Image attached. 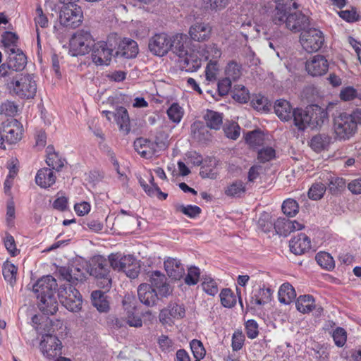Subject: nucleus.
Here are the masks:
<instances>
[{
  "instance_id": "1",
  "label": "nucleus",
  "mask_w": 361,
  "mask_h": 361,
  "mask_svg": "<svg viewBox=\"0 0 361 361\" xmlns=\"http://www.w3.org/2000/svg\"><path fill=\"white\" fill-rule=\"evenodd\" d=\"M61 279L66 281L58 289V297L68 310L78 312L82 308V298L75 288L86 280V273L75 266L61 267L58 269Z\"/></svg>"
},
{
  "instance_id": "2",
  "label": "nucleus",
  "mask_w": 361,
  "mask_h": 361,
  "mask_svg": "<svg viewBox=\"0 0 361 361\" xmlns=\"http://www.w3.org/2000/svg\"><path fill=\"white\" fill-rule=\"evenodd\" d=\"M58 289L56 280L51 275L41 277L32 285V291L38 300V307L44 314L53 315L58 311L56 296Z\"/></svg>"
},
{
  "instance_id": "3",
  "label": "nucleus",
  "mask_w": 361,
  "mask_h": 361,
  "mask_svg": "<svg viewBox=\"0 0 361 361\" xmlns=\"http://www.w3.org/2000/svg\"><path fill=\"white\" fill-rule=\"evenodd\" d=\"M361 125V110L356 109L350 113L338 112L332 118V136L335 141L345 142L350 140L357 132Z\"/></svg>"
},
{
  "instance_id": "4",
  "label": "nucleus",
  "mask_w": 361,
  "mask_h": 361,
  "mask_svg": "<svg viewBox=\"0 0 361 361\" xmlns=\"http://www.w3.org/2000/svg\"><path fill=\"white\" fill-rule=\"evenodd\" d=\"M273 22L276 25L285 24L287 29L297 32L302 31L309 25L308 18L301 13L288 15L286 5L279 4L272 14Z\"/></svg>"
},
{
  "instance_id": "5",
  "label": "nucleus",
  "mask_w": 361,
  "mask_h": 361,
  "mask_svg": "<svg viewBox=\"0 0 361 361\" xmlns=\"http://www.w3.org/2000/svg\"><path fill=\"white\" fill-rule=\"evenodd\" d=\"M118 37L115 35L109 36L106 41H99L92 45L91 59L96 66H109L112 60Z\"/></svg>"
},
{
  "instance_id": "6",
  "label": "nucleus",
  "mask_w": 361,
  "mask_h": 361,
  "mask_svg": "<svg viewBox=\"0 0 361 361\" xmlns=\"http://www.w3.org/2000/svg\"><path fill=\"white\" fill-rule=\"evenodd\" d=\"M110 262L102 256L94 257L90 264V274L94 276L98 287L109 291L111 288V277L110 276Z\"/></svg>"
},
{
  "instance_id": "7",
  "label": "nucleus",
  "mask_w": 361,
  "mask_h": 361,
  "mask_svg": "<svg viewBox=\"0 0 361 361\" xmlns=\"http://www.w3.org/2000/svg\"><path fill=\"white\" fill-rule=\"evenodd\" d=\"M8 87L23 99L33 98L37 92V83L29 74H21L7 84Z\"/></svg>"
},
{
  "instance_id": "8",
  "label": "nucleus",
  "mask_w": 361,
  "mask_h": 361,
  "mask_svg": "<svg viewBox=\"0 0 361 361\" xmlns=\"http://www.w3.org/2000/svg\"><path fill=\"white\" fill-rule=\"evenodd\" d=\"M300 42L303 49L308 53L319 50L324 42V37L319 30L316 28L304 29L300 36Z\"/></svg>"
},
{
  "instance_id": "9",
  "label": "nucleus",
  "mask_w": 361,
  "mask_h": 361,
  "mask_svg": "<svg viewBox=\"0 0 361 361\" xmlns=\"http://www.w3.org/2000/svg\"><path fill=\"white\" fill-rule=\"evenodd\" d=\"M93 42V38L90 32L78 31L70 39V52L73 56L85 55L89 53Z\"/></svg>"
},
{
  "instance_id": "10",
  "label": "nucleus",
  "mask_w": 361,
  "mask_h": 361,
  "mask_svg": "<svg viewBox=\"0 0 361 361\" xmlns=\"http://www.w3.org/2000/svg\"><path fill=\"white\" fill-rule=\"evenodd\" d=\"M83 13L81 8L73 3L66 4L60 13V23L61 25L75 28L82 22Z\"/></svg>"
},
{
  "instance_id": "11",
  "label": "nucleus",
  "mask_w": 361,
  "mask_h": 361,
  "mask_svg": "<svg viewBox=\"0 0 361 361\" xmlns=\"http://www.w3.org/2000/svg\"><path fill=\"white\" fill-rule=\"evenodd\" d=\"M171 38L164 32L154 35L149 40L150 52L158 56L166 55L171 49Z\"/></svg>"
},
{
  "instance_id": "12",
  "label": "nucleus",
  "mask_w": 361,
  "mask_h": 361,
  "mask_svg": "<svg viewBox=\"0 0 361 361\" xmlns=\"http://www.w3.org/2000/svg\"><path fill=\"white\" fill-rule=\"evenodd\" d=\"M1 133L3 138L9 144H16L23 136V125L16 119H11L2 123Z\"/></svg>"
},
{
  "instance_id": "13",
  "label": "nucleus",
  "mask_w": 361,
  "mask_h": 361,
  "mask_svg": "<svg viewBox=\"0 0 361 361\" xmlns=\"http://www.w3.org/2000/svg\"><path fill=\"white\" fill-rule=\"evenodd\" d=\"M40 348L44 356L54 358L61 354L62 343L56 336L46 334L42 336Z\"/></svg>"
},
{
  "instance_id": "14",
  "label": "nucleus",
  "mask_w": 361,
  "mask_h": 361,
  "mask_svg": "<svg viewBox=\"0 0 361 361\" xmlns=\"http://www.w3.org/2000/svg\"><path fill=\"white\" fill-rule=\"evenodd\" d=\"M329 64L325 56L317 54L310 57L305 63V70L309 75L319 77L326 74Z\"/></svg>"
},
{
  "instance_id": "15",
  "label": "nucleus",
  "mask_w": 361,
  "mask_h": 361,
  "mask_svg": "<svg viewBox=\"0 0 361 361\" xmlns=\"http://www.w3.org/2000/svg\"><path fill=\"white\" fill-rule=\"evenodd\" d=\"M212 31L213 27L209 23L196 22L190 27L188 34L191 40L204 42L211 38Z\"/></svg>"
},
{
  "instance_id": "16",
  "label": "nucleus",
  "mask_w": 361,
  "mask_h": 361,
  "mask_svg": "<svg viewBox=\"0 0 361 361\" xmlns=\"http://www.w3.org/2000/svg\"><path fill=\"white\" fill-rule=\"evenodd\" d=\"M334 104V103H329L326 109L317 104L310 105L307 107L310 119H311V128H320L327 121L329 117L327 109H329Z\"/></svg>"
},
{
  "instance_id": "17",
  "label": "nucleus",
  "mask_w": 361,
  "mask_h": 361,
  "mask_svg": "<svg viewBox=\"0 0 361 361\" xmlns=\"http://www.w3.org/2000/svg\"><path fill=\"white\" fill-rule=\"evenodd\" d=\"M166 276L159 271H154L149 275L151 286L161 297H167L172 293V288L166 282Z\"/></svg>"
},
{
  "instance_id": "18",
  "label": "nucleus",
  "mask_w": 361,
  "mask_h": 361,
  "mask_svg": "<svg viewBox=\"0 0 361 361\" xmlns=\"http://www.w3.org/2000/svg\"><path fill=\"white\" fill-rule=\"evenodd\" d=\"M191 44L192 40L185 34L178 33L171 38V48L179 59L192 51Z\"/></svg>"
},
{
  "instance_id": "19",
  "label": "nucleus",
  "mask_w": 361,
  "mask_h": 361,
  "mask_svg": "<svg viewBox=\"0 0 361 361\" xmlns=\"http://www.w3.org/2000/svg\"><path fill=\"white\" fill-rule=\"evenodd\" d=\"M185 314V310L183 305L172 303L160 312L159 319L161 324H166L170 323L172 319H180L183 318Z\"/></svg>"
},
{
  "instance_id": "20",
  "label": "nucleus",
  "mask_w": 361,
  "mask_h": 361,
  "mask_svg": "<svg viewBox=\"0 0 361 361\" xmlns=\"http://www.w3.org/2000/svg\"><path fill=\"white\" fill-rule=\"evenodd\" d=\"M118 49L115 51L116 56H121L126 59L135 58L138 54V45L137 42L130 38L121 39L118 37Z\"/></svg>"
},
{
  "instance_id": "21",
  "label": "nucleus",
  "mask_w": 361,
  "mask_h": 361,
  "mask_svg": "<svg viewBox=\"0 0 361 361\" xmlns=\"http://www.w3.org/2000/svg\"><path fill=\"white\" fill-rule=\"evenodd\" d=\"M137 295L140 301L148 307L156 305L158 293L147 283H142L137 288Z\"/></svg>"
},
{
  "instance_id": "22",
  "label": "nucleus",
  "mask_w": 361,
  "mask_h": 361,
  "mask_svg": "<svg viewBox=\"0 0 361 361\" xmlns=\"http://www.w3.org/2000/svg\"><path fill=\"white\" fill-rule=\"evenodd\" d=\"M164 264L166 273L171 279L179 280L185 276L183 264L177 258L167 257Z\"/></svg>"
},
{
  "instance_id": "23",
  "label": "nucleus",
  "mask_w": 361,
  "mask_h": 361,
  "mask_svg": "<svg viewBox=\"0 0 361 361\" xmlns=\"http://www.w3.org/2000/svg\"><path fill=\"white\" fill-rule=\"evenodd\" d=\"M113 117L117 123L119 130L124 135L130 131V122L127 109L123 106H118L113 113Z\"/></svg>"
},
{
  "instance_id": "24",
  "label": "nucleus",
  "mask_w": 361,
  "mask_h": 361,
  "mask_svg": "<svg viewBox=\"0 0 361 361\" xmlns=\"http://www.w3.org/2000/svg\"><path fill=\"white\" fill-rule=\"evenodd\" d=\"M6 54L8 55L7 63L13 71L24 69L27 64V58L20 49L11 50Z\"/></svg>"
},
{
  "instance_id": "25",
  "label": "nucleus",
  "mask_w": 361,
  "mask_h": 361,
  "mask_svg": "<svg viewBox=\"0 0 361 361\" xmlns=\"http://www.w3.org/2000/svg\"><path fill=\"white\" fill-rule=\"evenodd\" d=\"M181 68L186 72H195L201 66V59L197 56L195 50L188 54L179 59Z\"/></svg>"
},
{
  "instance_id": "26",
  "label": "nucleus",
  "mask_w": 361,
  "mask_h": 361,
  "mask_svg": "<svg viewBox=\"0 0 361 361\" xmlns=\"http://www.w3.org/2000/svg\"><path fill=\"white\" fill-rule=\"evenodd\" d=\"M111 268L114 270L123 271L126 274V269L132 262L134 257L130 255H123L120 253L111 254L109 256Z\"/></svg>"
},
{
  "instance_id": "27",
  "label": "nucleus",
  "mask_w": 361,
  "mask_h": 361,
  "mask_svg": "<svg viewBox=\"0 0 361 361\" xmlns=\"http://www.w3.org/2000/svg\"><path fill=\"white\" fill-rule=\"evenodd\" d=\"M134 147L138 154L145 158H150L154 155L157 148L154 142L142 137L134 142Z\"/></svg>"
},
{
  "instance_id": "28",
  "label": "nucleus",
  "mask_w": 361,
  "mask_h": 361,
  "mask_svg": "<svg viewBox=\"0 0 361 361\" xmlns=\"http://www.w3.org/2000/svg\"><path fill=\"white\" fill-rule=\"evenodd\" d=\"M105 290H94L91 294L92 305L100 312L107 313L110 310V304Z\"/></svg>"
},
{
  "instance_id": "29",
  "label": "nucleus",
  "mask_w": 361,
  "mask_h": 361,
  "mask_svg": "<svg viewBox=\"0 0 361 361\" xmlns=\"http://www.w3.org/2000/svg\"><path fill=\"white\" fill-rule=\"evenodd\" d=\"M35 182L40 188H47L55 183L56 176L52 169L43 168L37 171L35 176Z\"/></svg>"
},
{
  "instance_id": "30",
  "label": "nucleus",
  "mask_w": 361,
  "mask_h": 361,
  "mask_svg": "<svg viewBox=\"0 0 361 361\" xmlns=\"http://www.w3.org/2000/svg\"><path fill=\"white\" fill-rule=\"evenodd\" d=\"M274 112L276 115L283 121L290 119L293 116V108L287 100L280 99L276 101L274 104Z\"/></svg>"
},
{
  "instance_id": "31",
  "label": "nucleus",
  "mask_w": 361,
  "mask_h": 361,
  "mask_svg": "<svg viewBox=\"0 0 361 361\" xmlns=\"http://www.w3.org/2000/svg\"><path fill=\"white\" fill-rule=\"evenodd\" d=\"M333 136L326 134H317L310 140V147L317 152L327 149L332 143Z\"/></svg>"
},
{
  "instance_id": "32",
  "label": "nucleus",
  "mask_w": 361,
  "mask_h": 361,
  "mask_svg": "<svg viewBox=\"0 0 361 361\" xmlns=\"http://www.w3.org/2000/svg\"><path fill=\"white\" fill-rule=\"evenodd\" d=\"M295 126L299 130H304L307 127L310 128V121L307 108L305 110L297 109L293 111V116Z\"/></svg>"
},
{
  "instance_id": "33",
  "label": "nucleus",
  "mask_w": 361,
  "mask_h": 361,
  "mask_svg": "<svg viewBox=\"0 0 361 361\" xmlns=\"http://www.w3.org/2000/svg\"><path fill=\"white\" fill-rule=\"evenodd\" d=\"M204 118L207 126L211 129L217 130H219L222 126V114L212 110H207L205 115L204 116Z\"/></svg>"
},
{
  "instance_id": "34",
  "label": "nucleus",
  "mask_w": 361,
  "mask_h": 361,
  "mask_svg": "<svg viewBox=\"0 0 361 361\" xmlns=\"http://www.w3.org/2000/svg\"><path fill=\"white\" fill-rule=\"evenodd\" d=\"M278 294L280 302L286 305L290 304L296 297L295 290L289 283L282 284Z\"/></svg>"
},
{
  "instance_id": "35",
  "label": "nucleus",
  "mask_w": 361,
  "mask_h": 361,
  "mask_svg": "<svg viewBox=\"0 0 361 361\" xmlns=\"http://www.w3.org/2000/svg\"><path fill=\"white\" fill-rule=\"evenodd\" d=\"M18 40V36L16 33L6 31L1 35V42L5 49L6 53L13 51V49H18V47L17 45Z\"/></svg>"
},
{
  "instance_id": "36",
  "label": "nucleus",
  "mask_w": 361,
  "mask_h": 361,
  "mask_svg": "<svg viewBox=\"0 0 361 361\" xmlns=\"http://www.w3.org/2000/svg\"><path fill=\"white\" fill-rule=\"evenodd\" d=\"M314 300L312 295H300L296 301L295 305L297 310L302 313H308L314 307Z\"/></svg>"
},
{
  "instance_id": "37",
  "label": "nucleus",
  "mask_w": 361,
  "mask_h": 361,
  "mask_svg": "<svg viewBox=\"0 0 361 361\" xmlns=\"http://www.w3.org/2000/svg\"><path fill=\"white\" fill-rule=\"evenodd\" d=\"M317 264L323 269L328 271L332 270L335 267V262L333 257L325 251H321L315 256Z\"/></svg>"
},
{
  "instance_id": "38",
  "label": "nucleus",
  "mask_w": 361,
  "mask_h": 361,
  "mask_svg": "<svg viewBox=\"0 0 361 361\" xmlns=\"http://www.w3.org/2000/svg\"><path fill=\"white\" fill-rule=\"evenodd\" d=\"M202 290L209 295L214 296L219 292L217 282L209 275L202 276Z\"/></svg>"
},
{
  "instance_id": "39",
  "label": "nucleus",
  "mask_w": 361,
  "mask_h": 361,
  "mask_svg": "<svg viewBox=\"0 0 361 361\" xmlns=\"http://www.w3.org/2000/svg\"><path fill=\"white\" fill-rule=\"evenodd\" d=\"M300 207L298 202L292 198L285 200L281 205L283 213L288 217H294L299 212Z\"/></svg>"
},
{
  "instance_id": "40",
  "label": "nucleus",
  "mask_w": 361,
  "mask_h": 361,
  "mask_svg": "<svg viewBox=\"0 0 361 361\" xmlns=\"http://www.w3.org/2000/svg\"><path fill=\"white\" fill-rule=\"evenodd\" d=\"M225 77L233 82L238 80L242 75L241 66L235 61H230L225 68Z\"/></svg>"
},
{
  "instance_id": "41",
  "label": "nucleus",
  "mask_w": 361,
  "mask_h": 361,
  "mask_svg": "<svg viewBox=\"0 0 361 361\" xmlns=\"http://www.w3.org/2000/svg\"><path fill=\"white\" fill-rule=\"evenodd\" d=\"M115 221V224L118 227L130 228L137 220L133 215L128 214L124 209H121L119 214L116 217Z\"/></svg>"
},
{
  "instance_id": "42",
  "label": "nucleus",
  "mask_w": 361,
  "mask_h": 361,
  "mask_svg": "<svg viewBox=\"0 0 361 361\" xmlns=\"http://www.w3.org/2000/svg\"><path fill=\"white\" fill-rule=\"evenodd\" d=\"M311 240L305 233H299L293 237L289 242L290 248H310Z\"/></svg>"
},
{
  "instance_id": "43",
  "label": "nucleus",
  "mask_w": 361,
  "mask_h": 361,
  "mask_svg": "<svg viewBox=\"0 0 361 361\" xmlns=\"http://www.w3.org/2000/svg\"><path fill=\"white\" fill-rule=\"evenodd\" d=\"M246 191L244 183L241 180H235L227 186L225 194L233 197H239Z\"/></svg>"
},
{
  "instance_id": "44",
  "label": "nucleus",
  "mask_w": 361,
  "mask_h": 361,
  "mask_svg": "<svg viewBox=\"0 0 361 361\" xmlns=\"http://www.w3.org/2000/svg\"><path fill=\"white\" fill-rule=\"evenodd\" d=\"M18 268L13 264L6 261L4 263L2 273L4 279L13 286L16 283Z\"/></svg>"
},
{
  "instance_id": "45",
  "label": "nucleus",
  "mask_w": 361,
  "mask_h": 361,
  "mask_svg": "<svg viewBox=\"0 0 361 361\" xmlns=\"http://www.w3.org/2000/svg\"><path fill=\"white\" fill-rule=\"evenodd\" d=\"M264 135L259 130H254L245 135V141L250 147L262 145L264 141Z\"/></svg>"
},
{
  "instance_id": "46",
  "label": "nucleus",
  "mask_w": 361,
  "mask_h": 361,
  "mask_svg": "<svg viewBox=\"0 0 361 361\" xmlns=\"http://www.w3.org/2000/svg\"><path fill=\"white\" fill-rule=\"evenodd\" d=\"M274 233L287 236L290 234L289 219L278 218L274 223Z\"/></svg>"
},
{
  "instance_id": "47",
  "label": "nucleus",
  "mask_w": 361,
  "mask_h": 361,
  "mask_svg": "<svg viewBox=\"0 0 361 361\" xmlns=\"http://www.w3.org/2000/svg\"><path fill=\"white\" fill-rule=\"evenodd\" d=\"M201 275L200 269L195 266L188 268V273L185 276L184 281L188 286L196 285L200 281Z\"/></svg>"
},
{
  "instance_id": "48",
  "label": "nucleus",
  "mask_w": 361,
  "mask_h": 361,
  "mask_svg": "<svg viewBox=\"0 0 361 361\" xmlns=\"http://www.w3.org/2000/svg\"><path fill=\"white\" fill-rule=\"evenodd\" d=\"M252 106L258 111H267L269 102L267 97L262 94L253 95L251 99Z\"/></svg>"
},
{
  "instance_id": "49",
  "label": "nucleus",
  "mask_w": 361,
  "mask_h": 361,
  "mask_svg": "<svg viewBox=\"0 0 361 361\" xmlns=\"http://www.w3.org/2000/svg\"><path fill=\"white\" fill-rule=\"evenodd\" d=\"M184 111L180 105L177 103H173L167 110V115L169 119L173 123H178L181 121Z\"/></svg>"
},
{
  "instance_id": "50",
  "label": "nucleus",
  "mask_w": 361,
  "mask_h": 361,
  "mask_svg": "<svg viewBox=\"0 0 361 361\" xmlns=\"http://www.w3.org/2000/svg\"><path fill=\"white\" fill-rule=\"evenodd\" d=\"M221 302L225 307L231 308L236 303V298L234 293L229 288H224L220 293Z\"/></svg>"
},
{
  "instance_id": "51",
  "label": "nucleus",
  "mask_w": 361,
  "mask_h": 361,
  "mask_svg": "<svg viewBox=\"0 0 361 361\" xmlns=\"http://www.w3.org/2000/svg\"><path fill=\"white\" fill-rule=\"evenodd\" d=\"M176 210L182 212L190 218H195L201 213V209L196 205L176 204Z\"/></svg>"
},
{
  "instance_id": "52",
  "label": "nucleus",
  "mask_w": 361,
  "mask_h": 361,
  "mask_svg": "<svg viewBox=\"0 0 361 361\" xmlns=\"http://www.w3.org/2000/svg\"><path fill=\"white\" fill-rule=\"evenodd\" d=\"M326 192V186L321 183L313 184L308 191V197L313 200H320Z\"/></svg>"
},
{
  "instance_id": "53",
  "label": "nucleus",
  "mask_w": 361,
  "mask_h": 361,
  "mask_svg": "<svg viewBox=\"0 0 361 361\" xmlns=\"http://www.w3.org/2000/svg\"><path fill=\"white\" fill-rule=\"evenodd\" d=\"M46 162L49 166L56 171H59L64 165V160L56 152L49 153Z\"/></svg>"
},
{
  "instance_id": "54",
  "label": "nucleus",
  "mask_w": 361,
  "mask_h": 361,
  "mask_svg": "<svg viewBox=\"0 0 361 361\" xmlns=\"http://www.w3.org/2000/svg\"><path fill=\"white\" fill-rule=\"evenodd\" d=\"M145 179L140 176L138 178L139 183L145 192L149 196L148 190H154V188H159L154 183V179L152 173H148L145 176Z\"/></svg>"
},
{
  "instance_id": "55",
  "label": "nucleus",
  "mask_w": 361,
  "mask_h": 361,
  "mask_svg": "<svg viewBox=\"0 0 361 361\" xmlns=\"http://www.w3.org/2000/svg\"><path fill=\"white\" fill-rule=\"evenodd\" d=\"M224 131L228 138L235 140L240 136V128L238 123L231 122L225 125Z\"/></svg>"
},
{
  "instance_id": "56",
  "label": "nucleus",
  "mask_w": 361,
  "mask_h": 361,
  "mask_svg": "<svg viewBox=\"0 0 361 361\" xmlns=\"http://www.w3.org/2000/svg\"><path fill=\"white\" fill-rule=\"evenodd\" d=\"M276 157V151L271 147H263L258 151L257 159L260 162L264 163Z\"/></svg>"
},
{
  "instance_id": "57",
  "label": "nucleus",
  "mask_w": 361,
  "mask_h": 361,
  "mask_svg": "<svg viewBox=\"0 0 361 361\" xmlns=\"http://www.w3.org/2000/svg\"><path fill=\"white\" fill-rule=\"evenodd\" d=\"M274 223L267 214L263 215L258 220V227L264 233H268L271 232L274 233Z\"/></svg>"
},
{
  "instance_id": "58",
  "label": "nucleus",
  "mask_w": 361,
  "mask_h": 361,
  "mask_svg": "<svg viewBox=\"0 0 361 361\" xmlns=\"http://www.w3.org/2000/svg\"><path fill=\"white\" fill-rule=\"evenodd\" d=\"M247 336L250 339L256 338L259 335V326L254 319H249L245 324Z\"/></svg>"
},
{
  "instance_id": "59",
  "label": "nucleus",
  "mask_w": 361,
  "mask_h": 361,
  "mask_svg": "<svg viewBox=\"0 0 361 361\" xmlns=\"http://www.w3.org/2000/svg\"><path fill=\"white\" fill-rule=\"evenodd\" d=\"M233 98L240 103H246L250 99V94L244 86H238L234 89Z\"/></svg>"
},
{
  "instance_id": "60",
  "label": "nucleus",
  "mask_w": 361,
  "mask_h": 361,
  "mask_svg": "<svg viewBox=\"0 0 361 361\" xmlns=\"http://www.w3.org/2000/svg\"><path fill=\"white\" fill-rule=\"evenodd\" d=\"M0 112L6 116H14L18 112V106L11 101H6L0 106Z\"/></svg>"
},
{
  "instance_id": "61",
  "label": "nucleus",
  "mask_w": 361,
  "mask_h": 361,
  "mask_svg": "<svg viewBox=\"0 0 361 361\" xmlns=\"http://www.w3.org/2000/svg\"><path fill=\"white\" fill-rule=\"evenodd\" d=\"M190 348L196 359H202L205 355V350L200 341L194 339L190 342Z\"/></svg>"
},
{
  "instance_id": "62",
  "label": "nucleus",
  "mask_w": 361,
  "mask_h": 361,
  "mask_svg": "<svg viewBox=\"0 0 361 361\" xmlns=\"http://www.w3.org/2000/svg\"><path fill=\"white\" fill-rule=\"evenodd\" d=\"M37 27L38 26L42 28L47 27L49 25V20L47 16L44 13L41 6H37L36 8V16L34 18Z\"/></svg>"
},
{
  "instance_id": "63",
  "label": "nucleus",
  "mask_w": 361,
  "mask_h": 361,
  "mask_svg": "<svg viewBox=\"0 0 361 361\" xmlns=\"http://www.w3.org/2000/svg\"><path fill=\"white\" fill-rule=\"evenodd\" d=\"M228 4V0H207L206 7L212 12H219L224 10Z\"/></svg>"
},
{
  "instance_id": "64",
  "label": "nucleus",
  "mask_w": 361,
  "mask_h": 361,
  "mask_svg": "<svg viewBox=\"0 0 361 361\" xmlns=\"http://www.w3.org/2000/svg\"><path fill=\"white\" fill-rule=\"evenodd\" d=\"M242 34L247 39L248 35H254L255 33L258 35L261 31V27L259 25H254L252 22L250 20L247 23H244L241 25Z\"/></svg>"
}]
</instances>
